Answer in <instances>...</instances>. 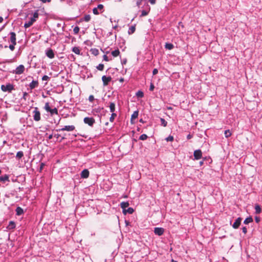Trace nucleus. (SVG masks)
<instances>
[{"instance_id": "obj_50", "label": "nucleus", "mask_w": 262, "mask_h": 262, "mask_svg": "<svg viewBox=\"0 0 262 262\" xmlns=\"http://www.w3.org/2000/svg\"><path fill=\"white\" fill-rule=\"evenodd\" d=\"M154 89L155 85L152 82H151L149 86V91H153L154 90Z\"/></svg>"}, {"instance_id": "obj_22", "label": "nucleus", "mask_w": 262, "mask_h": 262, "mask_svg": "<svg viewBox=\"0 0 262 262\" xmlns=\"http://www.w3.org/2000/svg\"><path fill=\"white\" fill-rule=\"evenodd\" d=\"M134 211V210L133 208L132 207H128L127 209H125L124 211H122V212L124 214H126V213H129V214H132Z\"/></svg>"}, {"instance_id": "obj_34", "label": "nucleus", "mask_w": 262, "mask_h": 262, "mask_svg": "<svg viewBox=\"0 0 262 262\" xmlns=\"http://www.w3.org/2000/svg\"><path fill=\"white\" fill-rule=\"evenodd\" d=\"M136 95L138 98H141L144 97V93L142 91L139 90L136 93Z\"/></svg>"}, {"instance_id": "obj_38", "label": "nucleus", "mask_w": 262, "mask_h": 262, "mask_svg": "<svg viewBox=\"0 0 262 262\" xmlns=\"http://www.w3.org/2000/svg\"><path fill=\"white\" fill-rule=\"evenodd\" d=\"M224 135L226 138H229L231 136V133L229 129L225 130Z\"/></svg>"}, {"instance_id": "obj_60", "label": "nucleus", "mask_w": 262, "mask_h": 262, "mask_svg": "<svg viewBox=\"0 0 262 262\" xmlns=\"http://www.w3.org/2000/svg\"><path fill=\"white\" fill-rule=\"evenodd\" d=\"M149 2L152 5H154L156 3V0H148Z\"/></svg>"}, {"instance_id": "obj_49", "label": "nucleus", "mask_w": 262, "mask_h": 262, "mask_svg": "<svg viewBox=\"0 0 262 262\" xmlns=\"http://www.w3.org/2000/svg\"><path fill=\"white\" fill-rule=\"evenodd\" d=\"M29 96V94L27 92H24L23 93V96L22 97V98L21 99H24L25 100H26L27 99V97H28Z\"/></svg>"}, {"instance_id": "obj_32", "label": "nucleus", "mask_w": 262, "mask_h": 262, "mask_svg": "<svg viewBox=\"0 0 262 262\" xmlns=\"http://www.w3.org/2000/svg\"><path fill=\"white\" fill-rule=\"evenodd\" d=\"M110 108L111 112L115 113V103L114 102H111L110 104Z\"/></svg>"}, {"instance_id": "obj_27", "label": "nucleus", "mask_w": 262, "mask_h": 262, "mask_svg": "<svg viewBox=\"0 0 262 262\" xmlns=\"http://www.w3.org/2000/svg\"><path fill=\"white\" fill-rule=\"evenodd\" d=\"M165 48L168 50H172L174 48V46L171 43L166 42L165 45Z\"/></svg>"}, {"instance_id": "obj_42", "label": "nucleus", "mask_w": 262, "mask_h": 262, "mask_svg": "<svg viewBox=\"0 0 262 262\" xmlns=\"http://www.w3.org/2000/svg\"><path fill=\"white\" fill-rule=\"evenodd\" d=\"M97 70L99 71H103L104 69V64L102 63H100L96 67Z\"/></svg>"}, {"instance_id": "obj_47", "label": "nucleus", "mask_w": 262, "mask_h": 262, "mask_svg": "<svg viewBox=\"0 0 262 262\" xmlns=\"http://www.w3.org/2000/svg\"><path fill=\"white\" fill-rule=\"evenodd\" d=\"M50 79V78L47 75H44L42 77V80L43 81H48Z\"/></svg>"}, {"instance_id": "obj_43", "label": "nucleus", "mask_w": 262, "mask_h": 262, "mask_svg": "<svg viewBox=\"0 0 262 262\" xmlns=\"http://www.w3.org/2000/svg\"><path fill=\"white\" fill-rule=\"evenodd\" d=\"M45 165V164L44 163H42V162L40 163L39 168V170H38L39 172H41V171H42V170Z\"/></svg>"}, {"instance_id": "obj_10", "label": "nucleus", "mask_w": 262, "mask_h": 262, "mask_svg": "<svg viewBox=\"0 0 262 262\" xmlns=\"http://www.w3.org/2000/svg\"><path fill=\"white\" fill-rule=\"evenodd\" d=\"M10 38L9 41L14 45H16V33L14 32H11L9 33Z\"/></svg>"}, {"instance_id": "obj_14", "label": "nucleus", "mask_w": 262, "mask_h": 262, "mask_svg": "<svg viewBox=\"0 0 262 262\" xmlns=\"http://www.w3.org/2000/svg\"><path fill=\"white\" fill-rule=\"evenodd\" d=\"M242 220V219L241 217L237 218L235 220L234 223L232 225H231L232 227L235 229L238 228L240 225L241 224Z\"/></svg>"}, {"instance_id": "obj_16", "label": "nucleus", "mask_w": 262, "mask_h": 262, "mask_svg": "<svg viewBox=\"0 0 262 262\" xmlns=\"http://www.w3.org/2000/svg\"><path fill=\"white\" fill-rule=\"evenodd\" d=\"M89 171L88 169H83L80 173V177L82 179H86L89 177Z\"/></svg>"}, {"instance_id": "obj_24", "label": "nucleus", "mask_w": 262, "mask_h": 262, "mask_svg": "<svg viewBox=\"0 0 262 262\" xmlns=\"http://www.w3.org/2000/svg\"><path fill=\"white\" fill-rule=\"evenodd\" d=\"M255 214H258L260 213L261 212V209L260 205H259L258 204L255 205Z\"/></svg>"}, {"instance_id": "obj_63", "label": "nucleus", "mask_w": 262, "mask_h": 262, "mask_svg": "<svg viewBox=\"0 0 262 262\" xmlns=\"http://www.w3.org/2000/svg\"><path fill=\"white\" fill-rule=\"evenodd\" d=\"M52 138H53V135H52V134H51V135H50L49 136V137H48V139L49 140H51V139H52Z\"/></svg>"}, {"instance_id": "obj_30", "label": "nucleus", "mask_w": 262, "mask_h": 262, "mask_svg": "<svg viewBox=\"0 0 262 262\" xmlns=\"http://www.w3.org/2000/svg\"><path fill=\"white\" fill-rule=\"evenodd\" d=\"M72 51L77 55H80V50L79 47H74L73 48H72Z\"/></svg>"}, {"instance_id": "obj_62", "label": "nucleus", "mask_w": 262, "mask_h": 262, "mask_svg": "<svg viewBox=\"0 0 262 262\" xmlns=\"http://www.w3.org/2000/svg\"><path fill=\"white\" fill-rule=\"evenodd\" d=\"M60 136V135L59 134H55L54 135V137L56 138L57 139H58Z\"/></svg>"}, {"instance_id": "obj_52", "label": "nucleus", "mask_w": 262, "mask_h": 262, "mask_svg": "<svg viewBox=\"0 0 262 262\" xmlns=\"http://www.w3.org/2000/svg\"><path fill=\"white\" fill-rule=\"evenodd\" d=\"M94 100V97L93 95H90L89 97V100L90 101V102H93Z\"/></svg>"}, {"instance_id": "obj_6", "label": "nucleus", "mask_w": 262, "mask_h": 262, "mask_svg": "<svg viewBox=\"0 0 262 262\" xmlns=\"http://www.w3.org/2000/svg\"><path fill=\"white\" fill-rule=\"evenodd\" d=\"M144 7H145V9L142 10L141 12V14L140 15L141 17L145 16L148 15L150 11V7L147 4V3H145L144 5Z\"/></svg>"}, {"instance_id": "obj_19", "label": "nucleus", "mask_w": 262, "mask_h": 262, "mask_svg": "<svg viewBox=\"0 0 262 262\" xmlns=\"http://www.w3.org/2000/svg\"><path fill=\"white\" fill-rule=\"evenodd\" d=\"M38 86V81L33 80L30 84L29 87L31 90H33L35 88H37Z\"/></svg>"}, {"instance_id": "obj_40", "label": "nucleus", "mask_w": 262, "mask_h": 262, "mask_svg": "<svg viewBox=\"0 0 262 262\" xmlns=\"http://www.w3.org/2000/svg\"><path fill=\"white\" fill-rule=\"evenodd\" d=\"M147 0H137V2H136V5L139 7L140 8L141 5H142V2H145V3H147Z\"/></svg>"}, {"instance_id": "obj_1", "label": "nucleus", "mask_w": 262, "mask_h": 262, "mask_svg": "<svg viewBox=\"0 0 262 262\" xmlns=\"http://www.w3.org/2000/svg\"><path fill=\"white\" fill-rule=\"evenodd\" d=\"M1 89L3 92L9 93L15 90L14 85L10 83H7L6 84H2Z\"/></svg>"}, {"instance_id": "obj_29", "label": "nucleus", "mask_w": 262, "mask_h": 262, "mask_svg": "<svg viewBox=\"0 0 262 262\" xmlns=\"http://www.w3.org/2000/svg\"><path fill=\"white\" fill-rule=\"evenodd\" d=\"M253 221V219L251 216H249L247 217L244 221V223L245 224H248L250 223H252Z\"/></svg>"}, {"instance_id": "obj_7", "label": "nucleus", "mask_w": 262, "mask_h": 262, "mask_svg": "<svg viewBox=\"0 0 262 262\" xmlns=\"http://www.w3.org/2000/svg\"><path fill=\"white\" fill-rule=\"evenodd\" d=\"M105 112L106 111L104 110L103 107H98L93 109L92 113L95 116H96L97 114H100L101 115H104Z\"/></svg>"}, {"instance_id": "obj_48", "label": "nucleus", "mask_w": 262, "mask_h": 262, "mask_svg": "<svg viewBox=\"0 0 262 262\" xmlns=\"http://www.w3.org/2000/svg\"><path fill=\"white\" fill-rule=\"evenodd\" d=\"M93 12L95 15H98L99 14V12L98 11V9L97 8H94L93 9Z\"/></svg>"}, {"instance_id": "obj_11", "label": "nucleus", "mask_w": 262, "mask_h": 262, "mask_svg": "<svg viewBox=\"0 0 262 262\" xmlns=\"http://www.w3.org/2000/svg\"><path fill=\"white\" fill-rule=\"evenodd\" d=\"M46 56L50 59H52L55 57V54L53 50L51 48H48L46 50Z\"/></svg>"}, {"instance_id": "obj_33", "label": "nucleus", "mask_w": 262, "mask_h": 262, "mask_svg": "<svg viewBox=\"0 0 262 262\" xmlns=\"http://www.w3.org/2000/svg\"><path fill=\"white\" fill-rule=\"evenodd\" d=\"M24 156V152L22 151H19L17 152L16 158L18 160L20 159Z\"/></svg>"}, {"instance_id": "obj_64", "label": "nucleus", "mask_w": 262, "mask_h": 262, "mask_svg": "<svg viewBox=\"0 0 262 262\" xmlns=\"http://www.w3.org/2000/svg\"><path fill=\"white\" fill-rule=\"evenodd\" d=\"M119 81L121 82H123L124 81V78H121L119 79Z\"/></svg>"}, {"instance_id": "obj_59", "label": "nucleus", "mask_w": 262, "mask_h": 262, "mask_svg": "<svg viewBox=\"0 0 262 262\" xmlns=\"http://www.w3.org/2000/svg\"><path fill=\"white\" fill-rule=\"evenodd\" d=\"M193 137V135L190 134H189L187 136V139L188 140H189L190 139H191Z\"/></svg>"}, {"instance_id": "obj_23", "label": "nucleus", "mask_w": 262, "mask_h": 262, "mask_svg": "<svg viewBox=\"0 0 262 262\" xmlns=\"http://www.w3.org/2000/svg\"><path fill=\"white\" fill-rule=\"evenodd\" d=\"M138 115H139L138 111H136L134 112L133 114L131 116V119H130L131 122H133V120L136 119L138 117Z\"/></svg>"}, {"instance_id": "obj_28", "label": "nucleus", "mask_w": 262, "mask_h": 262, "mask_svg": "<svg viewBox=\"0 0 262 262\" xmlns=\"http://www.w3.org/2000/svg\"><path fill=\"white\" fill-rule=\"evenodd\" d=\"M111 54L112 55V56H113L114 57H117L120 54V51H119V50L118 49L114 50V51H113L112 52H111Z\"/></svg>"}, {"instance_id": "obj_5", "label": "nucleus", "mask_w": 262, "mask_h": 262, "mask_svg": "<svg viewBox=\"0 0 262 262\" xmlns=\"http://www.w3.org/2000/svg\"><path fill=\"white\" fill-rule=\"evenodd\" d=\"M25 67L23 64H20L19 66H18L15 70H13L12 71V73L13 74H16V75H20L23 74L25 71Z\"/></svg>"}, {"instance_id": "obj_54", "label": "nucleus", "mask_w": 262, "mask_h": 262, "mask_svg": "<svg viewBox=\"0 0 262 262\" xmlns=\"http://www.w3.org/2000/svg\"><path fill=\"white\" fill-rule=\"evenodd\" d=\"M103 59L106 61H108L110 60L106 55H104L103 56Z\"/></svg>"}, {"instance_id": "obj_46", "label": "nucleus", "mask_w": 262, "mask_h": 262, "mask_svg": "<svg viewBox=\"0 0 262 262\" xmlns=\"http://www.w3.org/2000/svg\"><path fill=\"white\" fill-rule=\"evenodd\" d=\"M173 137L171 136V135H169L168 137H167L165 140H166V141L167 142H169V141H173Z\"/></svg>"}, {"instance_id": "obj_37", "label": "nucleus", "mask_w": 262, "mask_h": 262, "mask_svg": "<svg viewBox=\"0 0 262 262\" xmlns=\"http://www.w3.org/2000/svg\"><path fill=\"white\" fill-rule=\"evenodd\" d=\"M15 45H14L13 43H11L9 46H8L7 45L5 46L4 48H9L10 49V50L12 51H13L15 49Z\"/></svg>"}, {"instance_id": "obj_39", "label": "nucleus", "mask_w": 262, "mask_h": 262, "mask_svg": "<svg viewBox=\"0 0 262 262\" xmlns=\"http://www.w3.org/2000/svg\"><path fill=\"white\" fill-rule=\"evenodd\" d=\"M117 116V114L115 113H113L111 116L110 118V121L111 122H113L115 117Z\"/></svg>"}, {"instance_id": "obj_56", "label": "nucleus", "mask_w": 262, "mask_h": 262, "mask_svg": "<svg viewBox=\"0 0 262 262\" xmlns=\"http://www.w3.org/2000/svg\"><path fill=\"white\" fill-rule=\"evenodd\" d=\"M158 73V70L157 69H154L152 71L153 75H156Z\"/></svg>"}, {"instance_id": "obj_12", "label": "nucleus", "mask_w": 262, "mask_h": 262, "mask_svg": "<svg viewBox=\"0 0 262 262\" xmlns=\"http://www.w3.org/2000/svg\"><path fill=\"white\" fill-rule=\"evenodd\" d=\"M112 80V77L111 76H106L103 75L102 77V81L103 82V86H106L108 84V83Z\"/></svg>"}, {"instance_id": "obj_9", "label": "nucleus", "mask_w": 262, "mask_h": 262, "mask_svg": "<svg viewBox=\"0 0 262 262\" xmlns=\"http://www.w3.org/2000/svg\"><path fill=\"white\" fill-rule=\"evenodd\" d=\"M193 156L194 160L201 159L202 158V152L200 149H197L194 151Z\"/></svg>"}, {"instance_id": "obj_61", "label": "nucleus", "mask_w": 262, "mask_h": 262, "mask_svg": "<svg viewBox=\"0 0 262 262\" xmlns=\"http://www.w3.org/2000/svg\"><path fill=\"white\" fill-rule=\"evenodd\" d=\"M40 1L43 3H46L47 2H50L51 1V0H40Z\"/></svg>"}, {"instance_id": "obj_2", "label": "nucleus", "mask_w": 262, "mask_h": 262, "mask_svg": "<svg viewBox=\"0 0 262 262\" xmlns=\"http://www.w3.org/2000/svg\"><path fill=\"white\" fill-rule=\"evenodd\" d=\"M44 108L47 112L50 113L51 116L54 114H58V110L57 108L54 107V108H51L49 105V102L46 103Z\"/></svg>"}, {"instance_id": "obj_8", "label": "nucleus", "mask_w": 262, "mask_h": 262, "mask_svg": "<svg viewBox=\"0 0 262 262\" xmlns=\"http://www.w3.org/2000/svg\"><path fill=\"white\" fill-rule=\"evenodd\" d=\"M75 129V127L74 125H66L63 127L59 129H57L56 130L57 132H60V131H68V132H71L74 130Z\"/></svg>"}, {"instance_id": "obj_18", "label": "nucleus", "mask_w": 262, "mask_h": 262, "mask_svg": "<svg viewBox=\"0 0 262 262\" xmlns=\"http://www.w3.org/2000/svg\"><path fill=\"white\" fill-rule=\"evenodd\" d=\"M35 21V19H34V18H31L29 21H26L25 23L24 27L25 28H28L31 27Z\"/></svg>"}, {"instance_id": "obj_36", "label": "nucleus", "mask_w": 262, "mask_h": 262, "mask_svg": "<svg viewBox=\"0 0 262 262\" xmlns=\"http://www.w3.org/2000/svg\"><path fill=\"white\" fill-rule=\"evenodd\" d=\"M161 125L164 127H166L167 125V121L164 118H160Z\"/></svg>"}, {"instance_id": "obj_3", "label": "nucleus", "mask_w": 262, "mask_h": 262, "mask_svg": "<svg viewBox=\"0 0 262 262\" xmlns=\"http://www.w3.org/2000/svg\"><path fill=\"white\" fill-rule=\"evenodd\" d=\"M33 113V118L34 121L38 122L40 120V113L39 111V109L37 107H35L34 108V110L32 112Z\"/></svg>"}, {"instance_id": "obj_25", "label": "nucleus", "mask_w": 262, "mask_h": 262, "mask_svg": "<svg viewBox=\"0 0 262 262\" xmlns=\"http://www.w3.org/2000/svg\"><path fill=\"white\" fill-rule=\"evenodd\" d=\"M90 52L92 54L94 55V56H97L99 53V50L96 48L91 49Z\"/></svg>"}, {"instance_id": "obj_45", "label": "nucleus", "mask_w": 262, "mask_h": 262, "mask_svg": "<svg viewBox=\"0 0 262 262\" xmlns=\"http://www.w3.org/2000/svg\"><path fill=\"white\" fill-rule=\"evenodd\" d=\"M79 28L78 27V26H76L74 29H73V32H74V33L75 34H77L78 33L79 31Z\"/></svg>"}, {"instance_id": "obj_51", "label": "nucleus", "mask_w": 262, "mask_h": 262, "mask_svg": "<svg viewBox=\"0 0 262 262\" xmlns=\"http://www.w3.org/2000/svg\"><path fill=\"white\" fill-rule=\"evenodd\" d=\"M207 159L206 157H205L203 159V160L199 162V164L200 166H202L204 163V161Z\"/></svg>"}, {"instance_id": "obj_35", "label": "nucleus", "mask_w": 262, "mask_h": 262, "mask_svg": "<svg viewBox=\"0 0 262 262\" xmlns=\"http://www.w3.org/2000/svg\"><path fill=\"white\" fill-rule=\"evenodd\" d=\"M91 15L89 14H86L84 15V17L82 18V20L86 22H88L91 20Z\"/></svg>"}, {"instance_id": "obj_21", "label": "nucleus", "mask_w": 262, "mask_h": 262, "mask_svg": "<svg viewBox=\"0 0 262 262\" xmlns=\"http://www.w3.org/2000/svg\"><path fill=\"white\" fill-rule=\"evenodd\" d=\"M129 204L128 202H122L120 204V207L122 209V211H124L127 207L129 206Z\"/></svg>"}, {"instance_id": "obj_58", "label": "nucleus", "mask_w": 262, "mask_h": 262, "mask_svg": "<svg viewBox=\"0 0 262 262\" xmlns=\"http://www.w3.org/2000/svg\"><path fill=\"white\" fill-rule=\"evenodd\" d=\"M127 62V59L126 58H124L122 60H121V63L122 65L123 64H125Z\"/></svg>"}, {"instance_id": "obj_17", "label": "nucleus", "mask_w": 262, "mask_h": 262, "mask_svg": "<svg viewBox=\"0 0 262 262\" xmlns=\"http://www.w3.org/2000/svg\"><path fill=\"white\" fill-rule=\"evenodd\" d=\"M9 177L8 174H4L0 177V182L5 184L6 182H9Z\"/></svg>"}, {"instance_id": "obj_20", "label": "nucleus", "mask_w": 262, "mask_h": 262, "mask_svg": "<svg viewBox=\"0 0 262 262\" xmlns=\"http://www.w3.org/2000/svg\"><path fill=\"white\" fill-rule=\"evenodd\" d=\"M15 211H16V214L17 215H21L23 214L24 213L23 209L22 208H21L20 207H16V208L15 209Z\"/></svg>"}, {"instance_id": "obj_13", "label": "nucleus", "mask_w": 262, "mask_h": 262, "mask_svg": "<svg viewBox=\"0 0 262 262\" xmlns=\"http://www.w3.org/2000/svg\"><path fill=\"white\" fill-rule=\"evenodd\" d=\"M17 191L14 189L13 190H11L9 192H8V193H6L5 194V196L6 198H10L13 196H15L17 198Z\"/></svg>"}, {"instance_id": "obj_53", "label": "nucleus", "mask_w": 262, "mask_h": 262, "mask_svg": "<svg viewBox=\"0 0 262 262\" xmlns=\"http://www.w3.org/2000/svg\"><path fill=\"white\" fill-rule=\"evenodd\" d=\"M242 231L244 234H246L247 233V229L246 227H243L242 228Z\"/></svg>"}, {"instance_id": "obj_4", "label": "nucleus", "mask_w": 262, "mask_h": 262, "mask_svg": "<svg viewBox=\"0 0 262 262\" xmlns=\"http://www.w3.org/2000/svg\"><path fill=\"white\" fill-rule=\"evenodd\" d=\"M85 124H88L90 126L93 127L95 123V120L93 117H85L83 119Z\"/></svg>"}, {"instance_id": "obj_44", "label": "nucleus", "mask_w": 262, "mask_h": 262, "mask_svg": "<svg viewBox=\"0 0 262 262\" xmlns=\"http://www.w3.org/2000/svg\"><path fill=\"white\" fill-rule=\"evenodd\" d=\"M38 10L36 11L34 14H33V16L32 17H31V18H34V19H35L36 18H37L38 17Z\"/></svg>"}, {"instance_id": "obj_41", "label": "nucleus", "mask_w": 262, "mask_h": 262, "mask_svg": "<svg viewBox=\"0 0 262 262\" xmlns=\"http://www.w3.org/2000/svg\"><path fill=\"white\" fill-rule=\"evenodd\" d=\"M148 138V136L146 134H142L140 137L139 139L140 140H145Z\"/></svg>"}, {"instance_id": "obj_57", "label": "nucleus", "mask_w": 262, "mask_h": 262, "mask_svg": "<svg viewBox=\"0 0 262 262\" xmlns=\"http://www.w3.org/2000/svg\"><path fill=\"white\" fill-rule=\"evenodd\" d=\"M98 9L102 10L103 8V6L102 4H99L97 7Z\"/></svg>"}, {"instance_id": "obj_31", "label": "nucleus", "mask_w": 262, "mask_h": 262, "mask_svg": "<svg viewBox=\"0 0 262 262\" xmlns=\"http://www.w3.org/2000/svg\"><path fill=\"white\" fill-rule=\"evenodd\" d=\"M135 30H136L135 26H132L128 29V33L129 34H132L135 32Z\"/></svg>"}, {"instance_id": "obj_55", "label": "nucleus", "mask_w": 262, "mask_h": 262, "mask_svg": "<svg viewBox=\"0 0 262 262\" xmlns=\"http://www.w3.org/2000/svg\"><path fill=\"white\" fill-rule=\"evenodd\" d=\"M255 221L256 223H258L260 221V218L258 216H255Z\"/></svg>"}, {"instance_id": "obj_26", "label": "nucleus", "mask_w": 262, "mask_h": 262, "mask_svg": "<svg viewBox=\"0 0 262 262\" xmlns=\"http://www.w3.org/2000/svg\"><path fill=\"white\" fill-rule=\"evenodd\" d=\"M15 228V224L13 221H10L7 227V228L9 230L13 229Z\"/></svg>"}, {"instance_id": "obj_15", "label": "nucleus", "mask_w": 262, "mask_h": 262, "mask_svg": "<svg viewBox=\"0 0 262 262\" xmlns=\"http://www.w3.org/2000/svg\"><path fill=\"white\" fill-rule=\"evenodd\" d=\"M154 231L156 235L161 236L164 233V229L161 227H155Z\"/></svg>"}]
</instances>
